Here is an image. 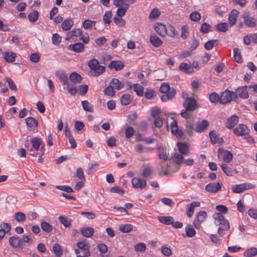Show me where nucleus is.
<instances>
[{"instance_id":"20e7f679","label":"nucleus","mask_w":257,"mask_h":257,"mask_svg":"<svg viewBox=\"0 0 257 257\" xmlns=\"http://www.w3.org/2000/svg\"><path fill=\"white\" fill-rule=\"evenodd\" d=\"M183 105L185 109L190 111L195 110L198 107L196 100L192 97H186Z\"/></svg>"},{"instance_id":"5fc2aeb1","label":"nucleus","mask_w":257,"mask_h":257,"mask_svg":"<svg viewBox=\"0 0 257 257\" xmlns=\"http://www.w3.org/2000/svg\"><path fill=\"white\" fill-rule=\"evenodd\" d=\"M15 219L18 222H23L26 219V215L22 212H18L14 215Z\"/></svg>"},{"instance_id":"13d9d810","label":"nucleus","mask_w":257,"mask_h":257,"mask_svg":"<svg viewBox=\"0 0 257 257\" xmlns=\"http://www.w3.org/2000/svg\"><path fill=\"white\" fill-rule=\"evenodd\" d=\"M31 142L33 147L37 151H38L41 145V140L39 138H35L31 140Z\"/></svg>"},{"instance_id":"a18cd8bd","label":"nucleus","mask_w":257,"mask_h":257,"mask_svg":"<svg viewBox=\"0 0 257 257\" xmlns=\"http://www.w3.org/2000/svg\"><path fill=\"white\" fill-rule=\"evenodd\" d=\"M210 101L214 103H217L218 102L220 103L221 97L220 95L216 92H213L209 96Z\"/></svg>"},{"instance_id":"412c9836","label":"nucleus","mask_w":257,"mask_h":257,"mask_svg":"<svg viewBox=\"0 0 257 257\" xmlns=\"http://www.w3.org/2000/svg\"><path fill=\"white\" fill-rule=\"evenodd\" d=\"M56 75L59 78L60 82L62 83L63 85L68 84V76L63 71H56Z\"/></svg>"},{"instance_id":"58836bf2","label":"nucleus","mask_w":257,"mask_h":257,"mask_svg":"<svg viewBox=\"0 0 257 257\" xmlns=\"http://www.w3.org/2000/svg\"><path fill=\"white\" fill-rule=\"evenodd\" d=\"M159 165L160 167L158 168V173L160 175H167L168 174L167 169L168 165H166L163 162H160Z\"/></svg>"},{"instance_id":"2f4dec72","label":"nucleus","mask_w":257,"mask_h":257,"mask_svg":"<svg viewBox=\"0 0 257 257\" xmlns=\"http://www.w3.org/2000/svg\"><path fill=\"white\" fill-rule=\"evenodd\" d=\"M71 81L74 83L81 82L82 78L81 75L76 72H72L69 76Z\"/></svg>"},{"instance_id":"4be33fe9","label":"nucleus","mask_w":257,"mask_h":257,"mask_svg":"<svg viewBox=\"0 0 257 257\" xmlns=\"http://www.w3.org/2000/svg\"><path fill=\"white\" fill-rule=\"evenodd\" d=\"M124 67L123 62L120 61H112L108 65V67L110 69H114L115 71L121 70Z\"/></svg>"},{"instance_id":"9b49d317","label":"nucleus","mask_w":257,"mask_h":257,"mask_svg":"<svg viewBox=\"0 0 257 257\" xmlns=\"http://www.w3.org/2000/svg\"><path fill=\"white\" fill-rule=\"evenodd\" d=\"M27 126L29 130L35 132L37 131L38 122L37 120L33 117H28L25 119Z\"/></svg>"},{"instance_id":"9d476101","label":"nucleus","mask_w":257,"mask_h":257,"mask_svg":"<svg viewBox=\"0 0 257 257\" xmlns=\"http://www.w3.org/2000/svg\"><path fill=\"white\" fill-rule=\"evenodd\" d=\"M222 184L221 182L210 183L206 185L205 190L208 192L215 193L221 190Z\"/></svg>"},{"instance_id":"5701e85b","label":"nucleus","mask_w":257,"mask_h":257,"mask_svg":"<svg viewBox=\"0 0 257 257\" xmlns=\"http://www.w3.org/2000/svg\"><path fill=\"white\" fill-rule=\"evenodd\" d=\"M200 206V203L198 201H193L188 205V210L187 211V215L189 217H191L194 212V208L196 207Z\"/></svg>"},{"instance_id":"a211bd4d","label":"nucleus","mask_w":257,"mask_h":257,"mask_svg":"<svg viewBox=\"0 0 257 257\" xmlns=\"http://www.w3.org/2000/svg\"><path fill=\"white\" fill-rule=\"evenodd\" d=\"M171 129L172 134H175L177 137L181 138L184 135V133L181 130H179L177 122L174 120L171 124Z\"/></svg>"},{"instance_id":"dca6fc26","label":"nucleus","mask_w":257,"mask_h":257,"mask_svg":"<svg viewBox=\"0 0 257 257\" xmlns=\"http://www.w3.org/2000/svg\"><path fill=\"white\" fill-rule=\"evenodd\" d=\"M239 120L238 117L236 115H231L227 119L225 125L229 130L232 129L234 126L238 123Z\"/></svg>"},{"instance_id":"49530a36","label":"nucleus","mask_w":257,"mask_h":257,"mask_svg":"<svg viewBox=\"0 0 257 257\" xmlns=\"http://www.w3.org/2000/svg\"><path fill=\"white\" fill-rule=\"evenodd\" d=\"M133 227L130 224H123L119 226V230L123 233H128L132 230Z\"/></svg>"},{"instance_id":"09e8293b","label":"nucleus","mask_w":257,"mask_h":257,"mask_svg":"<svg viewBox=\"0 0 257 257\" xmlns=\"http://www.w3.org/2000/svg\"><path fill=\"white\" fill-rule=\"evenodd\" d=\"M113 21L114 23L119 27H123L125 25V21L121 17L114 16Z\"/></svg>"},{"instance_id":"6ab92c4d","label":"nucleus","mask_w":257,"mask_h":257,"mask_svg":"<svg viewBox=\"0 0 257 257\" xmlns=\"http://www.w3.org/2000/svg\"><path fill=\"white\" fill-rule=\"evenodd\" d=\"M209 124V122L207 120L203 119L201 122L198 123L194 130L198 133L203 132L207 129Z\"/></svg>"},{"instance_id":"052dcab7","label":"nucleus","mask_w":257,"mask_h":257,"mask_svg":"<svg viewBox=\"0 0 257 257\" xmlns=\"http://www.w3.org/2000/svg\"><path fill=\"white\" fill-rule=\"evenodd\" d=\"M171 88L168 83H164L161 85L159 90L162 93H166L170 91Z\"/></svg>"},{"instance_id":"79ce46f5","label":"nucleus","mask_w":257,"mask_h":257,"mask_svg":"<svg viewBox=\"0 0 257 257\" xmlns=\"http://www.w3.org/2000/svg\"><path fill=\"white\" fill-rule=\"evenodd\" d=\"M82 107L84 110L90 112H93V106L87 100H83L81 101Z\"/></svg>"},{"instance_id":"7ed1b4c3","label":"nucleus","mask_w":257,"mask_h":257,"mask_svg":"<svg viewBox=\"0 0 257 257\" xmlns=\"http://www.w3.org/2000/svg\"><path fill=\"white\" fill-rule=\"evenodd\" d=\"M220 97H221L220 103L222 104H226L231 101H236L234 91H230L228 89H226L222 92Z\"/></svg>"},{"instance_id":"338daca9","label":"nucleus","mask_w":257,"mask_h":257,"mask_svg":"<svg viewBox=\"0 0 257 257\" xmlns=\"http://www.w3.org/2000/svg\"><path fill=\"white\" fill-rule=\"evenodd\" d=\"M209 137L212 144H215L217 142L218 139H217V136L215 131L210 132Z\"/></svg>"},{"instance_id":"864d4df0","label":"nucleus","mask_w":257,"mask_h":257,"mask_svg":"<svg viewBox=\"0 0 257 257\" xmlns=\"http://www.w3.org/2000/svg\"><path fill=\"white\" fill-rule=\"evenodd\" d=\"M53 251L57 257H60L62 254V251L60 245L55 243L53 246Z\"/></svg>"},{"instance_id":"ddd939ff","label":"nucleus","mask_w":257,"mask_h":257,"mask_svg":"<svg viewBox=\"0 0 257 257\" xmlns=\"http://www.w3.org/2000/svg\"><path fill=\"white\" fill-rule=\"evenodd\" d=\"M132 184L134 188L143 189L147 186V181L141 178L134 177L132 179Z\"/></svg>"},{"instance_id":"a19ab883","label":"nucleus","mask_w":257,"mask_h":257,"mask_svg":"<svg viewBox=\"0 0 257 257\" xmlns=\"http://www.w3.org/2000/svg\"><path fill=\"white\" fill-rule=\"evenodd\" d=\"M41 227L43 231L45 232H50L53 230L52 226L46 221H42L41 222Z\"/></svg>"},{"instance_id":"2eb2a0df","label":"nucleus","mask_w":257,"mask_h":257,"mask_svg":"<svg viewBox=\"0 0 257 257\" xmlns=\"http://www.w3.org/2000/svg\"><path fill=\"white\" fill-rule=\"evenodd\" d=\"M242 18L244 20L245 25L247 27L253 28L256 26V20L253 17L248 16L247 14L245 13L242 15Z\"/></svg>"},{"instance_id":"cd10ccee","label":"nucleus","mask_w":257,"mask_h":257,"mask_svg":"<svg viewBox=\"0 0 257 257\" xmlns=\"http://www.w3.org/2000/svg\"><path fill=\"white\" fill-rule=\"evenodd\" d=\"M150 40L151 44L155 47L160 46L163 43L162 41L155 34L150 36Z\"/></svg>"},{"instance_id":"0eeeda50","label":"nucleus","mask_w":257,"mask_h":257,"mask_svg":"<svg viewBox=\"0 0 257 257\" xmlns=\"http://www.w3.org/2000/svg\"><path fill=\"white\" fill-rule=\"evenodd\" d=\"M207 214L205 211H200L196 215V219L194 220L193 224L196 228H199L201 223L205 219Z\"/></svg>"},{"instance_id":"39448f33","label":"nucleus","mask_w":257,"mask_h":257,"mask_svg":"<svg viewBox=\"0 0 257 257\" xmlns=\"http://www.w3.org/2000/svg\"><path fill=\"white\" fill-rule=\"evenodd\" d=\"M254 187L255 185L252 184L245 183L233 185L231 187V190L234 193H241L247 189H252Z\"/></svg>"},{"instance_id":"37998d69","label":"nucleus","mask_w":257,"mask_h":257,"mask_svg":"<svg viewBox=\"0 0 257 257\" xmlns=\"http://www.w3.org/2000/svg\"><path fill=\"white\" fill-rule=\"evenodd\" d=\"M256 254L257 248L256 247L249 248L244 252V257H252Z\"/></svg>"},{"instance_id":"774afa93","label":"nucleus","mask_w":257,"mask_h":257,"mask_svg":"<svg viewBox=\"0 0 257 257\" xmlns=\"http://www.w3.org/2000/svg\"><path fill=\"white\" fill-rule=\"evenodd\" d=\"M186 132L187 134L191 135L192 130H194L193 123L190 120H187L186 122Z\"/></svg>"},{"instance_id":"e2e57ef3","label":"nucleus","mask_w":257,"mask_h":257,"mask_svg":"<svg viewBox=\"0 0 257 257\" xmlns=\"http://www.w3.org/2000/svg\"><path fill=\"white\" fill-rule=\"evenodd\" d=\"M61 41V37L58 34H53L52 37V43L55 45H58Z\"/></svg>"},{"instance_id":"c756f323","label":"nucleus","mask_w":257,"mask_h":257,"mask_svg":"<svg viewBox=\"0 0 257 257\" xmlns=\"http://www.w3.org/2000/svg\"><path fill=\"white\" fill-rule=\"evenodd\" d=\"M16 54L12 52H7L4 53V59L8 63H13L15 61Z\"/></svg>"},{"instance_id":"a878e982","label":"nucleus","mask_w":257,"mask_h":257,"mask_svg":"<svg viewBox=\"0 0 257 257\" xmlns=\"http://www.w3.org/2000/svg\"><path fill=\"white\" fill-rule=\"evenodd\" d=\"M156 32L162 37L166 35V26L162 23H158L155 27Z\"/></svg>"},{"instance_id":"c85d7f7f","label":"nucleus","mask_w":257,"mask_h":257,"mask_svg":"<svg viewBox=\"0 0 257 257\" xmlns=\"http://www.w3.org/2000/svg\"><path fill=\"white\" fill-rule=\"evenodd\" d=\"M238 13V12L237 10H233L229 15L228 22L231 26H232L236 24Z\"/></svg>"},{"instance_id":"f8f14e48","label":"nucleus","mask_w":257,"mask_h":257,"mask_svg":"<svg viewBox=\"0 0 257 257\" xmlns=\"http://www.w3.org/2000/svg\"><path fill=\"white\" fill-rule=\"evenodd\" d=\"M156 150L160 160L166 161L169 159V154L167 153L165 148L162 145L158 146L156 147Z\"/></svg>"},{"instance_id":"f3484780","label":"nucleus","mask_w":257,"mask_h":257,"mask_svg":"<svg viewBox=\"0 0 257 257\" xmlns=\"http://www.w3.org/2000/svg\"><path fill=\"white\" fill-rule=\"evenodd\" d=\"M10 244L14 248L21 247L23 241L21 238L13 236L9 239Z\"/></svg>"},{"instance_id":"1a4fd4ad","label":"nucleus","mask_w":257,"mask_h":257,"mask_svg":"<svg viewBox=\"0 0 257 257\" xmlns=\"http://www.w3.org/2000/svg\"><path fill=\"white\" fill-rule=\"evenodd\" d=\"M249 130L244 124H239L233 130V133L236 136H245L248 134Z\"/></svg>"},{"instance_id":"0e129e2a","label":"nucleus","mask_w":257,"mask_h":257,"mask_svg":"<svg viewBox=\"0 0 257 257\" xmlns=\"http://www.w3.org/2000/svg\"><path fill=\"white\" fill-rule=\"evenodd\" d=\"M111 17H112L111 12L110 11H106V12H105V13L103 16V20L105 24H109L111 22Z\"/></svg>"},{"instance_id":"c9c22d12","label":"nucleus","mask_w":257,"mask_h":257,"mask_svg":"<svg viewBox=\"0 0 257 257\" xmlns=\"http://www.w3.org/2000/svg\"><path fill=\"white\" fill-rule=\"evenodd\" d=\"M60 222L66 227H69L71 225V219L66 216H60L58 217Z\"/></svg>"},{"instance_id":"3c124183","label":"nucleus","mask_w":257,"mask_h":257,"mask_svg":"<svg viewBox=\"0 0 257 257\" xmlns=\"http://www.w3.org/2000/svg\"><path fill=\"white\" fill-rule=\"evenodd\" d=\"M39 17V13L37 11H34L33 13H30L28 15L29 20L32 23L35 22Z\"/></svg>"},{"instance_id":"bb28decb","label":"nucleus","mask_w":257,"mask_h":257,"mask_svg":"<svg viewBox=\"0 0 257 257\" xmlns=\"http://www.w3.org/2000/svg\"><path fill=\"white\" fill-rule=\"evenodd\" d=\"M69 48L76 53H81L84 50V44L79 42L69 46Z\"/></svg>"},{"instance_id":"4d7b16f0","label":"nucleus","mask_w":257,"mask_h":257,"mask_svg":"<svg viewBox=\"0 0 257 257\" xmlns=\"http://www.w3.org/2000/svg\"><path fill=\"white\" fill-rule=\"evenodd\" d=\"M221 168L223 172L228 176H232V170L226 164H223L221 165Z\"/></svg>"},{"instance_id":"7c9ffc66","label":"nucleus","mask_w":257,"mask_h":257,"mask_svg":"<svg viewBox=\"0 0 257 257\" xmlns=\"http://www.w3.org/2000/svg\"><path fill=\"white\" fill-rule=\"evenodd\" d=\"M158 218L160 222L166 225L171 224L174 221L173 217L171 216H159Z\"/></svg>"},{"instance_id":"4c0bfd02","label":"nucleus","mask_w":257,"mask_h":257,"mask_svg":"<svg viewBox=\"0 0 257 257\" xmlns=\"http://www.w3.org/2000/svg\"><path fill=\"white\" fill-rule=\"evenodd\" d=\"M219 41L217 40H211L207 42L204 45V48L207 50H211L214 46L218 45Z\"/></svg>"},{"instance_id":"4468645a","label":"nucleus","mask_w":257,"mask_h":257,"mask_svg":"<svg viewBox=\"0 0 257 257\" xmlns=\"http://www.w3.org/2000/svg\"><path fill=\"white\" fill-rule=\"evenodd\" d=\"M217 225H221L218 229V233L221 236L224 235V231H227L230 228L229 222L226 219L221 222H219Z\"/></svg>"},{"instance_id":"603ef678","label":"nucleus","mask_w":257,"mask_h":257,"mask_svg":"<svg viewBox=\"0 0 257 257\" xmlns=\"http://www.w3.org/2000/svg\"><path fill=\"white\" fill-rule=\"evenodd\" d=\"M134 90L137 93L139 96H142L144 93V87L138 84H134L133 85Z\"/></svg>"},{"instance_id":"680f3d73","label":"nucleus","mask_w":257,"mask_h":257,"mask_svg":"<svg viewBox=\"0 0 257 257\" xmlns=\"http://www.w3.org/2000/svg\"><path fill=\"white\" fill-rule=\"evenodd\" d=\"M190 19L194 22H198L201 19V16L200 14L196 12H193L190 14Z\"/></svg>"},{"instance_id":"8fccbe9b","label":"nucleus","mask_w":257,"mask_h":257,"mask_svg":"<svg viewBox=\"0 0 257 257\" xmlns=\"http://www.w3.org/2000/svg\"><path fill=\"white\" fill-rule=\"evenodd\" d=\"M186 235L189 237H192L196 234V231L191 225H188L185 229Z\"/></svg>"},{"instance_id":"aec40b11","label":"nucleus","mask_w":257,"mask_h":257,"mask_svg":"<svg viewBox=\"0 0 257 257\" xmlns=\"http://www.w3.org/2000/svg\"><path fill=\"white\" fill-rule=\"evenodd\" d=\"M114 89L119 90L124 86V81H120L117 78H113L109 83Z\"/></svg>"},{"instance_id":"423d86ee","label":"nucleus","mask_w":257,"mask_h":257,"mask_svg":"<svg viewBox=\"0 0 257 257\" xmlns=\"http://www.w3.org/2000/svg\"><path fill=\"white\" fill-rule=\"evenodd\" d=\"M234 97L235 100L240 97L242 99H246L248 97V93L247 90V86H243L238 87L235 89V91H234Z\"/></svg>"},{"instance_id":"c03bdc74","label":"nucleus","mask_w":257,"mask_h":257,"mask_svg":"<svg viewBox=\"0 0 257 257\" xmlns=\"http://www.w3.org/2000/svg\"><path fill=\"white\" fill-rule=\"evenodd\" d=\"M233 52L235 61L238 63H242L241 55L239 49L238 48H235L233 49Z\"/></svg>"},{"instance_id":"72a5a7b5","label":"nucleus","mask_w":257,"mask_h":257,"mask_svg":"<svg viewBox=\"0 0 257 257\" xmlns=\"http://www.w3.org/2000/svg\"><path fill=\"white\" fill-rule=\"evenodd\" d=\"M178 150L183 155H186L189 151V146L186 144L179 142L177 144Z\"/></svg>"},{"instance_id":"bf43d9fd","label":"nucleus","mask_w":257,"mask_h":257,"mask_svg":"<svg viewBox=\"0 0 257 257\" xmlns=\"http://www.w3.org/2000/svg\"><path fill=\"white\" fill-rule=\"evenodd\" d=\"M77 246L79 249L82 250V252H85L86 250L89 251L88 244L82 241L78 242Z\"/></svg>"},{"instance_id":"393cba45","label":"nucleus","mask_w":257,"mask_h":257,"mask_svg":"<svg viewBox=\"0 0 257 257\" xmlns=\"http://www.w3.org/2000/svg\"><path fill=\"white\" fill-rule=\"evenodd\" d=\"M179 69L186 74H189L192 73L194 70L193 68L191 67L190 64H187L186 63H181L179 66Z\"/></svg>"},{"instance_id":"6e6d98bb","label":"nucleus","mask_w":257,"mask_h":257,"mask_svg":"<svg viewBox=\"0 0 257 257\" xmlns=\"http://www.w3.org/2000/svg\"><path fill=\"white\" fill-rule=\"evenodd\" d=\"M217 31L221 32H225L228 29V25L226 23H220L216 26Z\"/></svg>"},{"instance_id":"ea45409f","label":"nucleus","mask_w":257,"mask_h":257,"mask_svg":"<svg viewBox=\"0 0 257 257\" xmlns=\"http://www.w3.org/2000/svg\"><path fill=\"white\" fill-rule=\"evenodd\" d=\"M73 25V22L72 20H66L62 24V28L64 31H68L71 29Z\"/></svg>"},{"instance_id":"b1692460","label":"nucleus","mask_w":257,"mask_h":257,"mask_svg":"<svg viewBox=\"0 0 257 257\" xmlns=\"http://www.w3.org/2000/svg\"><path fill=\"white\" fill-rule=\"evenodd\" d=\"M176 93L174 88H172L170 91L165 93L161 96V99L162 101L166 102L169 100L172 99L175 96Z\"/></svg>"},{"instance_id":"f03ea898","label":"nucleus","mask_w":257,"mask_h":257,"mask_svg":"<svg viewBox=\"0 0 257 257\" xmlns=\"http://www.w3.org/2000/svg\"><path fill=\"white\" fill-rule=\"evenodd\" d=\"M88 66L91 70L92 75L98 76L102 74L105 70V67L103 66L99 65V62L97 59H92L88 63Z\"/></svg>"},{"instance_id":"69168bd1","label":"nucleus","mask_w":257,"mask_h":257,"mask_svg":"<svg viewBox=\"0 0 257 257\" xmlns=\"http://www.w3.org/2000/svg\"><path fill=\"white\" fill-rule=\"evenodd\" d=\"M134 248L136 251L143 252L146 250V245L144 243H139L134 246Z\"/></svg>"},{"instance_id":"f704fd0d","label":"nucleus","mask_w":257,"mask_h":257,"mask_svg":"<svg viewBox=\"0 0 257 257\" xmlns=\"http://www.w3.org/2000/svg\"><path fill=\"white\" fill-rule=\"evenodd\" d=\"M166 35H168L170 37H173L178 36V33L172 25H168L166 26Z\"/></svg>"},{"instance_id":"f257e3e1","label":"nucleus","mask_w":257,"mask_h":257,"mask_svg":"<svg viewBox=\"0 0 257 257\" xmlns=\"http://www.w3.org/2000/svg\"><path fill=\"white\" fill-rule=\"evenodd\" d=\"M136 1V0H113V5L115 7L118 8L115 16L119 17L124 16L128 9L130 5L134 4Z\"/></svg>"},{"instance_id":"473e14b6","label":"nucleus","mask_w":257,"mask_h":257,"mask_svg":"<svg viewBox=\"0 0 257 257\" xmlns=\"http://www.w3.org/2000/svg\"><path fill=\"white\" fill-rule=\"evenodd\" d=\"M80 232L84 236L90 237L94 233V229L91 227H83L81 229Z\"/></svg>"},{"instance_id":"e433bc0d","label":"nucleus","mask_w":257,"mask_h":257,"mask_svg":"<svg viewBox=\"0 0 257 257\" xmlns=\"http://www.w3.org/2000/svg\"><path fill=\"white\" fill-rule=\"evenodd\" d=\"M132 97L130 94H125L121 96L120 102L122 105H127L132 101Z\"/></svg>"},{"instance_id":"6e6552de","label":"nucleus","mask_w":257,"mask_h":257,"mask_svg":"<svg viewBox=\"0 0 257 257\" xmlns=\"http://www.w3.org/2000/svg\"><path fill=\"white\" fill-rule=\"evenodd\" d=\"M218 157L222 156L224 161L227 163H230L233 158L232 154L230 151L225 150L223 148L218 149Z\"/></svg>"},{"instance_id":"de8ad7c7","label":"nucleus","mask_w":257,"mask_h":257,"mask_svg":"<svg viewBox=\"0 0 257 257\" xmlns=\"http://www.w3.org/2000/svg\"><path fill=\"white\" fill-rule=\"evenodd\" d=\"M104 93L105 95L112 97L115 95V91L112 86L110 84L104 89Z\"/></svg>"}]
</instances>
